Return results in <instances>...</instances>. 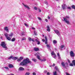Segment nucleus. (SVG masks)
Instances as JSON below:
<instances>
[{
    "mask_svg": "<svg viewBox=\"0 0 75 75\" xmlns=\"http://www.w3.org/2000/svg\"><path fill=\"white\" fill-rule=\"evenodd\" d=\"M28 63L31 64V62L30 60V59L28 58H26V59L23 60V62L20 64V65H25Z\"/></svg>",
    "mask_w": 75,
    "mask_h": 75,
    "instance_id": "nucleus-1",
    "label": "nucleus"
},
{
    "mask_svg": "<svg viewBox=\"0 0 75 75\" xmlns=\"http://www.w3.org/2000/svg\"><path fill=\"white\" fill-rule=\"evenodd\" d=\"M66 18H69V17L68 16H66L65 18V17L63 18L65 22V23H66L67 24H69V23H70L69 22V21H67V19Z\"/></svg>",
    "mask_w": 75,
    "mask_h": 75,
    "instance_id": "nucleus-2",
    "label": "nucleus"
},
{
    "mask_svg": "<svg viewBox=\"0 0 75 75\" xmlns=\"http://www.w3.org/2000/svg\"><path fill=\"white\" fill-rule=\"evenodd\" d=\"M51 54L52 55V57L53 58H54L55 59L56 58V57H57V56L56 55V54L54 53V51H52V52L51 53Z\"/></svg>",
    "mask_w": 75,
    "mask_h": 75,
    "instance_id": "nucleus-3",
    "label": "nucleus"
},
{
    "mask_svg": "<svg viewBox=\"0 0 75 75\" xmlns=\"http://www.w3.org/2000/svg\"><path fill=\"white\" fill-rule=\"evenodd\" d=\"M35 41L36 42H37L38 45H40V40H39L38 38H36Z\"/></svg>",
    "mask_w": 75,
    "mask_h": 75,
    "instance_id": "nucleus-4",
    "label": "nucleus"
},
{
    "mask_svg": "<svg viewBox=\"0 0 75 75\" xmlns=\"http://www.w3.org/2000/svg\"><path fill=\"white\" fill-rule=\"evenodd\" d=\"M70 55L71 57H75V54H74V52L72 51H71Z\"/></svg>",
    "mask_w": 75,
    "mask_h": 75,
    "instance_id": "nucleus-5",
    "label": "nucleus"
},
{
    "mask_svg": "<svg viewBox=\"0 0 75 75\" xmlns=\"http://www.w3.org/2000/svg\"><path fill=\"white\" fill-rule=\"evenodd\" d=\"M1 45L2 47L4 48V47H5L6 46V43H5V42H1Z\"/></svg>",
    "mask_w": 75,
    "mask_h": 75,
    "instance_id": "nucleus-6",
    "label": "nucleus"
},
{
    "mask_svg": "<svg viewBox=\"0 0 75 75\" xmlns=\"http://www.w3.org/2000/svg\"><path fill=\"white\" fill-rule=\"evenodd\" d=\"M54 32L58 36L60 35V33H59V31H58L57 30H54Z\"/></svg>",
    "mask_w": 75,
    "mask_h": 75,
    "instance_id": "nucleus-7",
    "label": "nucleus"
},
{
    "mask_svg": "<svg viewBox=\"0 0 75 75\" xmlns=\"http://www.w3.org/2000/svg\"><path fill=\"white\" fill-rule=\"evenodd\" d=\"M54 32L58 36L60 35V33H59V31H58L57 30H54Z\"/></svg>",
    "mask_w": 75,
    "mask_h": 75,
    "instance_id": "nucleus-8",
    "label": "nucleus"
},
{
    "mask_svg": "<svg viewBox=\"0 0 75 75\" xmlns=\"http://www.w3.org/2000/svg\"><path fill=\"white\" fill-rule=\"evenodd\" d=\"M22 4H23V6H24L25 7V8H27V9H28V10H29V9H30V7H29V6H27L26 5H25L24 4V3H23Z\"/></svg>",
    "mask_w": 75,
    "mask_h": 75,
    "instance_id": "nucleus-9",
    "label": "nucleus"
},
{
    "mask_svg": "<svg viewBox=\"0 0 75 75\" xmlns=\"http://www.w3.org/2000/svg\"><path fill=\"white\" fill-rule=\"evenodd\" d=\"M46 28H47V31L48 32H50V27L49 25H47Z\"/></svg>",
    "mask_w": 75,
    "mask_h": 75,
    "instance_id": "nucleus-10",
    "label": "nucleus"
},
{
    "mask_svg": "<svg viewBox=\"0 0 75 75\" xmlns=\"http://www.w3.org/2000/svg\"><path fill=\"white\" fill-rule=\"evenodd\" d=\"M67 7V6H66V5L65 4H63L62 6V7L64 10V9H65L66 8V7Z\"/></svg>",
    "mask_w": 75,
    "mask_h": 75,
    "instance_id": "nucleus-11",
    "label": "nucleus"
},
{
    "mask_svg": "<svg viewBox=\"0 0 75 75\" xmlns=\"http://www.w3.org/2000/svg\"><path fill=\"white\" fill-rule=\"evenodd\" d=\"M4 30L6 31L8 33V27H5L4 28Z\"/></svg>",
    "mask_w": 75,
    "mask_h": 75,
    "instance_id": "nucleus-12",
    "label": "nucleus"
},
{
    "mask_svg": "<svg viewBox=\"0 0 75 75\" xmlns=\"http://www.w3.org/2000/svg\"><path fill=\"white\" fill-rule=\"evenodd\" d=\"M61 64L62 67H65V63L64 62H61Z\"/></svg>",
    "mask_w": 75,
    "mask_h": 75,
    "instance_id": "nucleus-13",
    "label": "nucleus"
},
{
    "mask_svg": "<svg viewBox=\"0 0 75 75\" xmlns=\"http://www.w3.org/2000/svg\"><path fill=\"white\" fill-rule=\"evenodd\" d=\"M34 50L35 51H37L39 50V49L37 47H35L34 48Z\"/></svg>",
    "mask_w": 75,
    "mask_h": 75,
    "instance_id": "nucleus-14",
    "label": "nucleus"
},
{
    "mask_svg": "<svg viewBox=\"0 0 75 75\" xmlns=\"http://www.w3.org/2000/svg\"><path fill=\"white\" fill-rule=\"evenodd\" d=\"M17 59H18V57H13L12 59H13V60H16Z\"/></svg>",
    "mask_w": 75,
    "mask_h": 75,
    "instance_id": "nucleus-15",
    "label": "nucleus"
},
{
    "mask_svg": "<svg viewBox=\"0 0 75 75\" xmlns=\"http://www.w3.org/2000/svg\"><path fill=\"white\" fill-rule=\"evenodd\" d=\"M24 69L22 67H21L19 68V70H20V71H23Z\"/></svg>",
    "mask_w": 75,
    "mask_h": 75,
    "instance_id": "nucleus-16",
    "label": "nucleus"
},
{
    "mask_svg": "<svg viewBox=\"0 0 75 75\" xmlns=\"http://www.w3.org/2000/svg\"><path fill=\"white\" fill-rule=\"evenodd\" d=\"M9 68H13V65L11 64H9L8 65Z\"/></svg>",
    "mask_w": 75,
    "mask_h": 75,
    "instance_id": "nucleus-17",
    "label": "nucleus"
},
{
    "mask_svg": "<svg viewBox=\"0 0 75 75\" xmlns=\"http://www.w3.org/2000/svg\"><path fill=\"white\" fill-rule=\"evenodd\" d=\"M45 38L46 40L45 42V43L46 44H47V38L46 37H45Z\"/></svg>",
    "mask_w": 75,
    "mask_h": 75,
    "instance_id": "nucleus-18",
    "label": "nucleus"
},
{
    "mask_svg": "<svg viewBox=\"0 0 75 75\" xmlns=\"http://www.w3.org/2000/svg\"><path fill=\"white\" fill-rule=\"evenodd\" d=\"M4 35L6 37V38H7L8 37V35L7 33H6L5 34H4Z\"/></svg>",
    "mask_w": 75,
    "mask_h": 75,
    "instance_id": "nucleus-19",
    "label": "nucleus"
},
{
    "mask_svg": "<svg viewBox=\"0 0 75 75\" xmlns=\"http://www.w3.org/2000/svg\"><path fill=\"white\" fill-rule=\"evenodd\" d=\"M45 61H46V59L45 58H44L41 60V62H45Z\"/></svg>",
    "mask_w": 75,
    "mask_h": 75,
    "instance_id": "nucleus-20",
    "label": "nucleus"
},
{
    "mask_svg": "<svg viewBox=\"0 0 75 75\" xmlns=\"http://www.w3.org/2000/svg\"><path fill=\"white\" fill-rule=\"evenodd\" d=\"M47 48H50L51 46L50 45H47Z\"/></svg>",
    "mask_w": 75,
    "mask_h": 75,
    "instance_id": "nucleus-21",
    "label": "nucleus"
},
{
    "mask_svg": "<svg viewBox=\"0 0 75 75\" xmlns=\"http://www.w3.org/2000/svg\"><path fill=\"white\" fill-rule=\"evenodd\" d=\"M55 69L57 71H59V69H58V67H57V66H55Z\"/></svg>",
    "mask_w": 75,
    "mask_h": 75,
    "instance_id": "nucleus-22",
    "label": "nucleus"
},
{
    "mask_svg": "<svg viewBox=\"0 0 75 75\" xmlns=\"http://www.w3.org/2000/svg\"><path fill=\"white\" fill-rule=\"evenodd\" d=\"M57 56L58 57V58L59 59H60V58H61V57H60V55H59V53H57Z\"/></svg>",
    "mask_w": 75,
    "mask_h": 75,
    "instance_id": "nucleus-23",
    "label": "nucleus"
},
{
    "mask_svg": "<svg viewBox=\"0 0 75 75\" xmlns=\"http://www.w3.org/2000/svg\"><path fill=\"white\" fill-rule=\"evenodd\" d=\"M30 73L28 72H26L25 74V75H30Z\"/></svg>",
    "mask_w": 75,
    "mask_h": 75,
    "instance_id": "nucleus-24",
    "label": "nucleus"
},
{
    "mask_svg": "<svg viewBox=\"0 0 75 75\" xmlns=\"http://www.w3.org/2000/svg\"><path fill=\"white\" fill-rule=\"evenodd\" d=\"M13 57L12 56L9 57L8 58V59H13Z\"/></svg>",
    "mask_w": 75,
    "mask_h": 75,
    "instance_id": "nucleus-25",
    "label": "nucleus"
},
{
    "mask_svg": "<svg viewBox=\"0 0 75 75\" xmlns=\"http://www.w3.org/2000/svg\"><path fill=\"white\" fill-rule=\"evenodd\" d=\"M7 40L9 41H10L11 40V38L10 37H8L7 38Z\"/></svg>",
    "mask_w": 75,
    "mask_h": 75,
    "instance_id": "nucleus-26",
    "label": "nucleus"
},
{
    "mask_svg": "<svg viewBox=\"0 0 75 75\" xmlns=\"http://www.w3.org/2000/svg\"><path fill=\"white\" fill-rule=\"evenodd\" d=\"M53 43L54 44H57V42L55 40H54L53 41Z\"/></svg>",
    "mask_w": 75,
    "mask_h": 75,
    "instance_id": "nucleus-27",
    "label": "nucleus"
},
{
    "mask_svg": "<svg viewBox=\"0 0 75 75\" xmlns=\"http://www.w3.org/2000/svg\"><path fill=\"white\" fill-rule=\"evenodd\" d=\"M53 73L54 75H57V72L56 71H54Z\"/></svg>",
    "mask_w": 75,
    "mask_h": 75,
    "instance_id": "nucleus-28",
    "label": "nucleus"
},
{
    "mask_svg": "<svg viewBox=\"0 0 75 75\" xmlns=\"http://www.w3.org/2000/svg\"><path fill=\"white\" fill-rule=\"evenodd\" d=\"M13 35V33H11V34L9 35V37H12Z\"/></svg>",
    "mask_w": 75,
    "mask_h": 75,
    "instance_id": "nucleus-29",
    "label": "nucleus"
},
{
    "mask_svg": "<svg viewBox=\"0 0 75 75\" xmlns=\"http://www.w3.org/2000/svg\"><path fill=\"white\" fill-rule=\"evenodd\" d=\"M32 60L33 61H34V62H36L37 61V59H32Z\"/></svg>",
    "mask_w": 75,
    "mask_h": 75,
    "instance_id": "nucleus-30",
    "label": "nucleus"
},
{
    "mask_svg": "<svg viewBox=\"0 0 75 75\" xmlns=\"http://www.w3.org/2000/svg\"><path fill=\"white\" fill-rule=\"evenodd\" d=\"M72 63L73 64H74V65L75 66V60H73L72 61Z\"/></svg>",
    "mask_w": 75,
    "mask_h": 75,
    "instance_id": "nucleus-31",
    "label": "nucleus"
},
{
    "mask_svg": "<svg viewBox=\"0 0 75 75\" xmlns=\"http://www.w3.org/2000/svg\"><path fill=\"white\" fill-rule=\"evenodd\" d=\"M4 48H5L4 50H7V46H5V47H3Z\"/></svg>",
    "mask_w": 75,
    "mask_h": 75,
    "instance_id": "nucleus-32",
    "label": "nucleus"
},
{
    "mask_svg": "<svg viewBox=\"0 0 75 75\" xmlns=\"http://www.w3.org/2000/svg\"><path fill=\"white\" fill-rule=\"evenodd\" d=\"M37 57L38 59L40 60V56L38 55L37 56Z\"/></svg>",
    "mask_w": 75,
    "mask_h": 75,
    "instance_id": "nucleus-33",
    "label": "nucleus"
},
{
    "mask_svg": "<svg viewBox=\"0 0 75 75\" xmlns=\"http://www.w3.org/2000/svg\"><path fill=\"white\" fill-rule=\"evenodd\" d=\"M3 68H5V69H8V67H3Z\"/></svg>",
    "mask_w": 75,
    "mask_h": 75,
    "instance_id": "nucleus-34",
    "label": "nucleus"
},
{
    "mask_svg": "<svg viewBox=\"0 0 75 75\" xmlns=\"http://www.w3.org/2000/svg\"><path fill=\"white\" fill-rule=\"evenodd\" d=\"M24 25L26 27H28V25L25 23H24Z\"/></svg>",
    "mask_w": 75,
    "mask_h": 75,
    "instance_id": "nucleus-35",
    "label": "nucleus"
},
{
    "mask_svg": "<svg viewBox=\"0 0 75 75\" xmlns=\"http://www.w3.org/2000/svg\"><path fill=\"white\" fill-rule=\"evenodd\" d=\"M26 40V39L25 38H22V41H23V40Z\"/></svg>",
    "mask_w": 75,
    "mask_h": 75,
    "instance_id": "nucleus-36",
    "label": "nucleus"
},
{
    "mask_svg": "<svg viewBox=\"0 0 75 75\" xmlns=\"http://www.w3.org/2000/svg\"><path fill=\"white\" fill-rule=\"evenodd\" d=\"M45 4H46L47 5V4H48V2H47V1H45Z\"/></svg>",
    "mask_w": 75,
    "mask_h": 75,
    "instance_id": "nucleus-37",
    "label": "nucleus"
},
{
    "mask_svg": "<svg viewBox=\"0 0 75 75\" xmlns=\"http://www.w3.org/2000/svg\"><path fill=\"white\" fill-rule=\"evenodd\" d=\"M45 4H46L47 5V4H48V2H47V1H45Z\"/></svg>",
    "mask_w": 75,
    "mask_h": 75,
    "instance_id": "nucleus-38",
    "label": "nucleus"
},
{
    "mask_svg": "<svg viewBox=\"0 0 75 75\" xmlns=\"http://www.w3.org/2000/svg\"><path fill=\"white\" fill-rule=\"evenodd\" d=\"M45 4H46L47 5V4H48V2H47V1H45Z\"/></svg>",
    "mask_w": 75,
    "mask_h": 75,
    "instance_id": "nucleus-39",
    "label": "nucleus"
},
{
    "mask_svg": "<svg viewBox=\"0 0 75 75\" xmlns=\"http://www.w3.org/2000/svg\"><path fill=\"white\" fill-rule=\"evenodd\" d=\"M15 38H13L11 40V41H15Z\"/></svg>",
    "mask_w": 75,
    "mask_h": 75,
    "instance_id": "nucleus-40",
    "label": "nucleus"
},
{
    "mask_svg": "<svg viewBox=\"0 0 75 75\" xmlns=\"http://www.w3.org/2000/svg\"><path fill=\"white\" fill-rule=\"evenodd\" d=\"M34 10H36L37 9V7H34Z\"/></svg>",
    "mask_w": 75,
    "mask_h": 75,
    "instance_id": "nucleus-41",
    "label": "nucleus"
},
{
    "mask_svg": "<svg viewBox=\"0 0 75 75\" xmlns=\"http://www.w3.org/2000/svg\"><path fill=\"white\" fill-rule=\"evenodd\" d=\"M19 59H20V60L21 61L23 59V57H20Z\"/></svg>",
    "mask_w": 75,
    "mask_h": 75,
    "instance_id": "nucleus-42",
    "label": "nucleus"
},
{
    "mask_svg": "<svg viewBox=\"0 0 75 75\" xmlns=\"http://www.w3.org/2000/svg\"><path fill=\"white\" fill-rule=\"evenodd\" d=\"M21 36H22V35H24V33L23 32L21 33Z\"/></svg>",
    "mask_w": 75,
    "mask_h": 75,
    "instance_id": "nucleus-43",
    "label": "nucleus"
},
{
    "mask_svg": "<svg viewBox=\"0 0 75 75\" xmlns=\"http://www.w3.org/2000/svg\"><path fill=\"white\" fill-rule=\"evenodd\" d=\"M64 45H62L61 46V48H64Z\"/></svg>",
    "mask_w": 75,
    "mask_h": 75,
    "instance_id": "nucleus-44",
    "label": "nucleus"
},
{
    "mask_svg": "<svg viewBox=\"0 0 75 75\" xmlns=\"http://www.w3.org/2000/svg\"><path fill=\"white\" fill-rule=\"evenodd\" d=\"M28 40H29V41H31V38H30V37H29V38H28Z\"/></svg>",
    "mask_w": 75,
    "mask_h": 75,
    "instance_id": "nucleus-45",
    "label": "nucleus"
},
{
    "mask_svg": "<svg viewBox=\"0 0 75 75\" xmlns=\"http://www.w3.org/2000/svg\"><path fill=\"white\" fill-rule=\"evenodd\" d=\"M67 8L68 9H69V10H71V7L69 6Z\"/></svg>",
    "mask_w": 75,
    "mask_h": 75,
    "instance_id": "nucleus-46",
    "label": "nucleus"
},
{
    "mask_svg": "<svg viewBox=\"0 0 75 75\" xmlns=\"http://www.w3.org/2000/svg\"><path fill=\"white\" fill-rule=\"evenodd\" d=\"M38 20H41V18H40V17H38Z\"/></svg>",
    "mask_w": 75,
    "mask_h": 75,
    "instance_id": "nucleus-47",
    "label": "nucleus"
},
{
    "mask_svg": "<svg viewBox=\"0 0 75 75\" xmlns=\"http://www.w3.org/2000/svg\"><path fill=\"white\" fill-rule=\"evenodd\" d=\"M21 60H20V59H18L17 60V61L18 62H20V61H21Z\"/></svg>",
    "mask_w": 75,
    "mask_h": 75,
    "instance_id": "nucleus-48",
    "label": "nucleus"
},
{
    "mask_svg": "<svg viewBox=\"0 0 75 75\" xmlns=\"http://www.w3.org/2000/svg\"><path fill=\"white\" fill-rule=\"evenodd\" d=\"M34 33L35 35H37V32H35V31L34 32Z\"/></svg>",
    "mask_w": 75,
    "mask_h": 75,
    "instance_id": "nucleus-49",
    "label": "nucleus"
},
{
    "mask_svg": "<svg viewBox=\"0 0 75 75\" xmlns=\"http://www.w3.org/2000/svg\"><path fill=\"white\" fill-rule=\"evenodd\" d=\"M66 75H70V74H69L67 72H66Z\"/></svg>",
    "mask_w": 75,
    "mask_h": 75,
    "instance_id": "nucleus-50",
    "label": "nucleus"
},
{
    "mask_svg": "<svg viewBox=\"0 0 75 75\" xmlns=\"http://www.w3.org/2000/svg\"><path fill=\"white\" fill-rule=\"evenodd\" d=\"M70 66H73V64L72 63H70Z\"/></svg>",
    "mask_w": 75,
    "mask_h": 75,
    "instance_id": "nucleus-51",
    "label": "nucleus"
},
{
    "mask_svg": "<svg viewBox=\"0 0 75 75\" xmlns=\"http://www.w3.org/2000/svg\"><path fill=\"white\" fill-rule=\"evenodd\" d=\"M33 75H36V73H35V72H33Z\"/></svg>",
    "mask_w": 75,
    "mask_h": 75,
    "instance_id": "nucleus-52",
    "label": "nucleus"
},
{
    "mask_svg": "<svg viewBox=\"0 0 75 75\" xmlns=\"http://www.w3.org/2000/svg\"><path fill=\"white\" fill-rule=\"evenodd\" d=\"M38 10L39 12H41V9H40L39 8Z\"/></svg>",
    "mask_w": 75,
    "mask_h": 75,
    "instance_id": "nucleus-53",
    "label": "nucleus"
},
{
    "mask_svg": "<svg viewBox=\"0 0 75 75\" xmlns=\"http://www.w3.org/2000/svg\"><path fill=\"white\" fill-rule=\"evenodd\" d=\"M44 72L45 73H47V70H44Z\"/></svg>",
    "mask_w": 75,
    "mask_h": 75,
    "instance_id": "nucleus-54",
    "label": "nucleus"
},
{
    "mask_svg": "<svg viewBox=\"0 0 75 75\" xmlns=\"http://www.w3.org/2000/svg\"><path fill=\"white\" fill-rule=\"evenodd\" d=\"M31 41H33L34 42V39H32Z\"/></svg>",
    "mask_w": 75,
    "mask_h": 75,
    "instance_id": "nucleus-55",
    "label": "nucleus"
},
{
    "mask_svg": "<svg viewBox=\"0 0 75 75\" xmlns=\"http://www.w3.org/2000/svg\"><path fill=\"white\" fill-rule=\"evenodd\" d=\"M45 21H46V22H48V20H47V19H45Z\"/></svg>",
    "mask_w": 75,
    "mask_h": 75,
    "instance_id": "nucleus-56",
    "label": "nucleus"
},
{
    "mask_svg": "<svg viewBox=\"0 0 75 75\" xmlns=\"http://www.w3.org/2000/svg\"><path fill=\"white\" fill-rule=\"evenodd\" d=\"M55 64H53L52 65V66H53V67H54V66H55Z\"/></svg>",
    "mask_w": 75,
    "mask_h": 75,
    "instance_id": "nucleus-57",
    "label": "nucleus"
},
{
    "mask_svg": "<svg viewBox=\"0 0 75 75\" xmlns=\"http://www.w3.org/2000/svg\"><path fill=\"white\" fill-rule=\"evenodd\" d=\"M42 41L43 42H45V40L44 39H42Z\"/></svg>",
    "mask_w": 75,
    "mask_h": 75,
    "instance_id": "nucleus-58",
    "label": "nucleus"
},
{
    "mask_svg": "<svg viewBox=\"0 0 75 75\" xmlns=\"http://www.w3.org/2000/svg\"><path fill=\"white\" fill-rule=\"evenodd\" d=\"M32 29H33V30H35V28L34 27H32Z\"/></svg>",
    "mask_w": 75,
    "mask_h": 75,
    "instance_id": "nucleus-59",
    "label": "nucleus"
},
{
    "mask_svg": "<svg viewBox=\"0 0 75 75\" xmlns=\"http://www.w3.org/2000/svg\"><path fill=\"white\" fill-rule=\"evenodd\" d=\"M48 19H50V16H48Z\"/></svg>",
    "mask_w": 75,
    "mask_h": 75,
    "instance_id": "nucleus-60",
    "label": "nucleus"
},
{
    "mask_svg": "<svg viewBox=\"0 0 75 75\" xmlns=\"http://www.w3.org/2000/svg\"><path fill=\"white\" fill-rule=\"evenodd\" d=\"M69 63H70V61H69V60H68Z\"/></svg>",
    "mask_w": 75,
    "mask_h": 75,
    "instance_id": "nucleus-61",
    "label": "nucleus"
},
{
    "mask_svg": "<svg viewBox=\"0 0 75 75\" xmlns=\"http://www.w3.org/2000/svg\"><path fill=\"white\" fill-rule=\"evenodd\" d=\"M52 65H50V67H52Z\"/></svg>",
    "mask_w": 75,
    "mask_h": 75,
    "instance_id": "nucleus-62",
    "label": "nucleus"
},
{
    "mask_svg": "<svg viewBox=\"0 0 75 75\" xmlns=\"http://www.w3.org/2000/svg\"><path fill=\"white\" fill-rule=\"evenodd\" d=\"M9 75H14V74H10Z\"/></svg>",
    "mask_w": 75,
    "mask_h": 75,
    "instance_id": "nucleus-63",
    "label": "nucleus"
},
{
    "mask_svg": "<svg viewBox=\"0 0 75 75\" xmlns=\"http://www.w3.org/2000/svg\"><path fill=\"white\" fill-rule=\"evenodd\" d=\"M10 75V74L9 75L8 74V75Z\"/></svg>",
    "mask_w": 75,
    "mask_h": 75,
    "instance_id": "nucleus-64",
    "label": "nucleus"
}]
</instances>
